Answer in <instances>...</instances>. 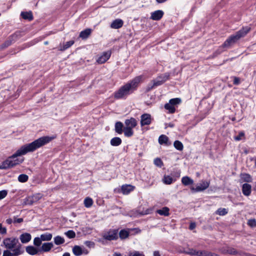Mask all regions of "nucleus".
Listing matches in <instances>:
<instances>
[{"instance_id": "nucleus-1", "label": "nucleus", "mask_w": 256, "mask_h": 256, "mask_svg": "<svg viewBox=\"0 0 256 256\" xmlns=\"http://www.w3.org/2000/svg\"><path fill=\"white\" fill-rule=\"evenodd\" d=\"M54 138V136H44L40 138L31 143L22 146L14 154L8 157V159L0 164V169H8L22 164L24 159L18 158V156L24 155L28 152H34L36 149L48 144Z\"/></svg>"}, {"instance_id": "nucleus-2", "label": "nucleus", "mask_w": 256, "mask_h": 256, "mask_svg": "<svg viewBox=\"0 0 256 256\" xmlns=\"http://www.w3.org/2000/svg\"><path fill=\"white\" fill-rule=\"evenodd\" d=\"M2 244L6 248L4 250L2 256H20L24 253V249L16 237L6 238Z\"/></svg>"}, {"instance_id": "nucleus-3", "label": "nucleus", "mask_w": 256, "mask_h": 256, "mask_svg": "<svg viewBox=\"0 0 256 256\" xmlns=\"http://www.w3.org/2000/svg\"><path fill=\"white\" fill-rule=\"evenodd\" d=\"M142 76H139L134 78L132 81L122 86L114 94L116 99L124 98L136 90L138 84L142 80Z\"/></svg>"}, {"instance_id": "nucleus-4", "label": "nucleus", "mask_w": 256, "mask_h": 256, "mask_svg": "<svg viewBox=\"0 0 256 256\" xmlns=\"http://www.w3.org/2000/svg\"><path fill=\"white\" fill-rule=\"evenodd\" d=\"M250 28L246 26L242 28L235 34L230 36L223 44V48H229L231 45L236 43L241 38L244 36L250 30Z\"/></svg>"}, {"instance_id": "nucleus-5", "label": "nucleus", "mask_w": 256, "mask_h": 256, "mask_svg": "<svg viewBox=\"0 0 256 256\" xmlns=\"http://www.w3.org/2000/svg\"><path fill=\"white\" fill-rule=\"evenodd\" d=\"M42 198L40 194H36L31 196H28L24 199V202L26 205H32L36 203Z\"/></svg>"}, {"instance_id": "nucleus-6", "label": "nucleus", "mask_w": 256, "mask_h": 256, "mask_svg": "<svg viewBox=\"0 0 256 256\" xmlns=\"http://www.w3.org/2000/svg\"><path fill=\"white\" fill-rule=\"evenodd\" d=\"M118 230H110L104 234L103 238L104 239L108 240H116L118 238Z\"/></svg>"}, {"instance_id": "nucleus-7", "label": "nucleus", "mask_w": 256, "mask_h": 256, "mask_svg": "<svg viewBox=\"0 0 256 256\" xmlns=\"http://www.w3.org/2000/svg\"><path fill=\"white\" fill-rule=\"evenodd\" d=\"M152 116L149 114H144L140 116V126H144L150 125L152 122Z\"/></svg>"}, {"instance_id": "nucleus-8", "label": "nucleus", "mask_w": 256, "mask_h": 256, "mask_svg": "<svg viewBox=\"0 0 256 256\" xmlns=\"http://www.w3.org/2000/svg\"><path fill=\"white\" fill-rule=\"evenodd\" d=\"M209 182L207 181H202L200 185L197 186L196 188L192 187L190 189L192 191L195 192H201L206 190L209 186Z\"/></svg>"}, {"instance_id": "nucleus-9", "label": "nucleus", "mask_w": 256, "mask_h": 256, "mask_svg": "<svg viewBox=\"0 0 256 256\" xmlns=\"http://www.w3.org/2000/svg\"><path fill=\"white\" fill-rule=\"evenodd\" d=\"M111 56V52L110 50L102 52V54L96 60V62L99 64H102L106 62Z\"/></svg>"}, {"instance_id": "nucleus-10", "label": "nucleus", "mask_w": 256, "mask_h": 256, "mask_svg": "<svg viewBox=\"0 0 256 256\" xmlns=\"http://www.w3.org/2000/svg\"><path fill=\"white\" fill-rule=\"evenodd\" d=\"M124 124L126 126L125 127L132 129L136 126L137 121L134 118H131L130 119L126 120L124 121Z\"/></svg>"}, {"instance_id": "nucleus-11", "label": "nucleus", "mask_w": 256, "mask_h": 256, "mask_svg": "<svg viewBox=\"0 0 256 256\" xmlns=\"http://www.w3.org/2000/svg\"><path fill=\"white\" fill-rule=\"evenodd\" d=\"M19 238L22 244H27L32 238V236L30 234L24 232L20 236Z\"/></svg>"}, {"instance_id": "nucleus-12", "label": "nucleus", "mask_w": 256, "mask_h": 256, "mask_svg": "<svg viewBox=\"0 0 256 256\" xmlns=\"http://www.w3.org/2000/svg\"><path fill=\"white\" fill-rule=\"evenodd\" d=\"M164 80H162V77H158L156 80L153 81L152 85H148L147 87V90L149 91L152 89L158 86L162 85L164 83Z\"/></svg>"}, {"instance_id": "nucleus-13", "label": "nucleus", "mask_w": 256, "mask_h": 256, "mask_svg": "<svg viewBox=\"0 0 256 256\" xmlns=\"http://www.w3.org/2000/svg\"><path fill=\"white\" fill-rule=\"evenodd\" d=\"M158 142L160 144H164L166 146H169L171 142L169 141L168 138L164 134L160 135L158 138Z\"/></svg>"}, {"instance_id": "nucleus-14", "label": "nucleus", "mask_w": 256, "mask_h": 256, "mask_svg": "<svg viewBox=\"0 0 256 256\" xmlns=\"http://www.w3.org/2000/svg\"><path fill=\"white\" fill-rule=\"evenodd\" d=\"M134 189V186L130 184L122 185L121 188V190L124 194H128Z\"/></svg>"}, {"instance_id": "nucleus-15", "label": "nucleus", "mask_w": 256, "mask_h": 256, "mask_svg": "<svg viewBox=\"0 0 256 256\" xmlns=\"http://www.w3.org/2000/svg\"><path fill=\"white\" fill-rule=\"evenodd\" d=\"M54 244L52 242H44L40 248V252H48L53 248Z\"/></svg>"}, {"instance_id": "nucleus-16", "label": "nucleus", "mask_w": 256, "mask_h": 256, "mask_svg": "<svg viewBox=\"0 0 256 256\" xmlns=\"http://www.w3.org/2000/svg\"><path fill=\"white\" fill-rule=\"evenodd\" d=\"M26 252L30 255L34 256L38 254L40 249L32 246H28L26 248Z\"/></svg>"}, {"instance_id": "nucleus-17", "label": "nucleus", "mask_w": 256, "mask_h": 256, "mask_svg": "<svg viewBox=\"0 0 256 256\" xmlns=\"http://www.w3.org/2000/svg\"><path fill=\"white\" fill-rule=\"evenodd\" d=\"M164 12L160 10H156L151 14L150 18L154 20H160L163 16Z\"/></svg>"}, {"instance_id": "nucleus-18", "label": "nucleus", "mask_w": 256, "mask_h": 256, "mask_svg": "<svg viewBox=\"0 0 256 256\" xmlns=\"http://www.w3.org/2000/svg\"><path fill=\"white\" fill-rule=\"evenodd\" d=\"M124 22L121 19H116L114 20L111 24L110 28L114 29H118L122 28L123 26Z\"/></svg>"}, {"instance_id": "nucleus-19", "label": "nucleus", "mask_w": 256, "mask_h": 256, "mask_svg": "<svg viewBox=\"0 0 256 256\" xmlns=\"http://www.w3.org/2000/svg\"><path fill=\"white\" fill-rule=\"evenodd\" d=\"M242 192L244 196H248L252 192V186L250 184H244L242 187Z\"/></svg>"}, {"instance_id": "nucleus-20", "label": "nucleus", "mask_w": 256, "mask_h": 256, "mask_svg": "<svg viewBox=\"0 0 256 256\" xmlns=\"http://www.w3.org/2000/svg\"><path fill=\"white\" fill-rule=\"evenodd\" d=\"M123 124L120 122H118L115 124V131L118 134H122L124 130Z\"/></svg>"}, {"instance_id": "nucleus-21", "label": "nucleus", "mask_w": 256, "mask_h": 256, "mask_svg": "<svg viewBox=\"0 0 256 256\" xmlns=\"http://www.w3.org/2000/svg\"><path fill=\"white\" fill-rule=\"evenodd\" d=\"M182 182L184 186H187L192 184H194V180L186 176L182 178Z\"/></svg>"}, {"instance_id": "nucleus-22", "label": "nucleus", "mask_w": 256, "mask_h": 256, "mask_svg": "<svg viewBox=\"0 0 256 256\" xmlns=\"http://www.w3.org/2000/svg\"><path fill=\"white\" fill-rule=\"evenodd\" d=\"M170 209L168 207H164L162 209L158 210L156 213L158 214L160 216H168Z\"/></svg>"}, {"instance_id": "nucleus-23", "label": "nucleus", "mask_w": 256, "mask_h": 256, "mask_svg": "<svg viewBox=\"0 0 256 256\" xmlns=\"http://www.w3.org/2000/svg\"><path fill=\"white\" fill-rule=\"evenodd\" d=\"M91 34V30L88 28L80 32V37L82 39L87 38Z\"/></svg>"}, {"instance_id": "nucleus-24", "label": "nucleus", "mask_w": 256, "mask_h": 256, "mask_svg": "<svg viewBox=\"0 0 256 256\" xmlns=\"http://www.w3.org/2000/svg\"><path fill=\"white\" fill-rule=\"evenodd\" d=\"M72 252L76 256H80L82 254V248L78 246H75L72 248Z\"/></svg>"}, {"instance_id": "nucleus-25", "label": "nucleus", "mask_w": 256, "mask_h": 256, "mask_svg": "<svg viewBox=\"0 0 256 256\" xmlns=\"http://www.w3.org/2000/svg\"><path fill=\"white\" fill-rule=\"evenodd\" d=\"M122 140L118 137L112 138L110 142V144L112 146H118L122 144Z\"/></svg>"}, {"instance_id": "nucleus-26", "label": "nucleus", "mask_w": 256, "mask_h": 256, "mask_svg": "<svg viewBox=\"0 0 256 256\" xmlns=\"http://www.w3.org/2000/svg\"><path fill=\"white\" fill-rule=\"evenodd\" d=\"M42 241H50L52 238V234L50 233H44L40 236Z\"/></svg>"}, {"instance_id": "nucleus-27", "label": "nucleus", "mask_w": 256, "mask_h": 256, "mask_svg": "<svg viewBox=\"0 0 256 256\" xmlns=\"http://www.w3.org/2000/svg\"><path fill=\"white\" fill-rule=\"evenodd\" d=\"M54 242L56 245L62 244H64L65 242L64 239L60 236H55L54 238Z\"/></svg>"}, {"instance_id": "nucleus-28", "label": "nucleus", "mask_w": 256, "mask_h": 256, "mask_svg": "<svg viewBox=\"0 0 256 256\" xmlns=\"http://www.w3.org/2000/svg\"><path fill=\"white\" fill-rule=\"evenodd\" d=\"M21 16L25 20H31L33 18L32 14L31 12H22Z\"/></svg>"}, {"instance_id": "nucleus-29", "label": "nucleus", "mask_w": 256, "mask_h": 256, "mask_svg": "<svg viewBox=\"0 0 256 256\" xmlns=\"http://www.w3.org/2000/svg\"><path fill=\"white\" fill-rule=\"evenodd\" d=\"M123 132L126 137H130L134 134V131L130 128L124 127Z\"/></svg>"}, {"instance_id": "nucleus-30", "label": "nucleus", "mask_w": 256, "mask_h": 256, "mask_svg": "<svg viewBox=\"0 0 256 256\" xmlns=\"http://www.w3.org/2000/svg\"><path fill=\"white\" fill-rule=\"evenodd\" d=\"M182 100L180 98H174L170 99L169 100V103L170 104L172 105L174 108L179 104L181 102Z\"/></svg>"}, {"instance_id": "nucleus-31", "label": "nucleus", "mask_w": 256, "mask_h": 256, "mask_svg": "<svg viewBox=\"0 0 256 256\" xmlns=\"http://www.w3.org/2000/svg\"><path fill=\"white\" fill-rule=\"evenodd\" d=\"M164 107L170 114H173L176 111V108H174L172 105L170 104L169 102L166 104Z\"/></svg>"}, {"instance_id": "nucleus-32", "label": "nucleus", "mask_w": 256, "mask_h": 256, "mask_svg": "<svg viewBox=\"0 0 256 256\" xmlns=\"http://www.w3.org/2000/svg\"><path fill=\"white\" fill-rule=\"evenodd\" d=\"M172 178L170 176H164L162 180V182L166 184H170L174 182Z\"/></svg>"}, {"instance_id": "nucleus-33", "label": "nucleus", "mask_w": 256, "mask_h": 256, "mask_svg": "<svg viewBox=\"0 0 256 256\" xmlns=\"http://www.w3.org/2000/svg\"><path fill=\"white\" fill-rule=\"evenodd\" d=\"M222 252L224 254H238L236 250L232 248H228L226 250H224L222 251Z\"/></svg>"}, {"instance_id": "nucleus-34", "label": "nucleus", "mask_w": 256, "mask_h": 256, "mask_svg": "<svg viewBox=\"0 0 256 256\" xmlns=\"http://www.w3.org/2000/svg\"><path fill=\"white\" fill-rule=\"evenodd\" d=\"M174 148L178 150H182L184 148V146L182 142L179 140H176L174 143Z\"/></svg>"}, {"instance_id": "nucleus-35", "label": "nucleus", "mask_w": 256, "mask_h": 256, "mask_svg": "<svg viewBox=\"0 0 256 256\" xmlns=\"http://www.w3.org/2000/svg\"><path fill=\"white\" fill-rule=\"evenodd\" d=\"M241 178L244 181L246 182H251L252 181L251 176L248 174H242L241 175Z\"/></svg>"}, {"instance_id": "nucleus-36", "label": "nucleus", "mask_w": 256, "mask_h": 256, "mask_svg": "<svg viewBox=\"0 0 256 256\" xmlns=\"http://www.w3.org/2000/svg\"><path fill=\"white\" fill-rule=\"evenodd\" d=\"M74 44V40H70L68 42H67L62 48H60V50L62 51L70 47L73 44Z\"/></svg>"}, {"instance_id": "nucleus-37", "label": "nucleus", "mask_w": 256, "mask_h": 256, "mask_svg": "<svg viewBox=\"0 0 256 256\" xmlns=\"http://www.w3.org/2000/svg\"><path fill=\"white\" fill-rule=\"evenodd\" d=\"M128 232L124 230H121L119 232V236L121 239H124L128 238Z\"/></svg>"}, {"instance_id": "nucleus-38", "label": "nucleus", "mask_w": 256, "mask_h": 256, "mask_svg": "<svg viewBox=\"0 0 256 256\" xmlns=\"http://www.w3.org/2000/svg\"><path fill=\"white\" fill-rule=\"evenodd\" d=\"M28 176L25 174H21L18 177V180L20 182H25L28 181Z\"/></svg>"}, {"instance_id": "nucleus-39", "label": "nucleus", "mask_w": 256, "mask_h": 256, "mask_svg": "<svg viewBox=\"0 0 256 256\" xmlns=\"http://www.w3.org/2000/svg\"><path fill=\"white\" fill-rule=\"evenodd\" d=\"M93 204L92 200L90 198H86L84 200V204L86 207L90 208V207Z\"/></svg>"}, {"instance_id": "nucleus-40", "label": "nucleus", "mask_w": 256, "mask_h": 256, "mask_svg": "<svg viewBox=\"0 0 256 256\" xmlns=\"http://www.w3.org/2000/svg\"><path fill=\"white\" fill-rule=\"evenodd\" d=\"M128 256H145L142 252L139 251H131L128 252Z\"/></svg>"}, {"instance_id": "nucleus-41", "label": "nucleus", "mask_w": 256, "mask_h": 256, "mask_svg": "<svg viewBox=\"0 0 256 256\" xmlns=\"http://www.w3.org/2000/svg\"><path fill=\"white\" fill-rule=\"evenodd\" d=\"M216 214L220 216H224L228 214V210L225 208H220L216 211Z\"/></svg>"}, {"instance_id": "nucleus-42", "label": "nucleus", "mask_w": 256, "mask_h": 256, "mask_svg": "<svg viewBox=\"0 0 256 256\" xmlns=\"http://www.w3.org/2000/svg\"><path fill=\"white\" fill-rule=\"evenodd\" d=\"M64 234L69 238H73L76 237V233L72 230H69L64 233Z\"/></svg>"}, {"instance_id": "nucleus-43", "label": "nucleus", "mask_w": 256, "mask_h": 256, "mask_svg": "<svg viewBox=\"0 0 256 256\" xmlns=\"http://www.w3.org/2000/svg\"><path fill=\"white\" fill-rule=\"evenodd\" d=\"M42 240L40 237H36L34 240V244L37 247L40 246L42 242Z\"/></svg>"}, {"instance_id": "nucleus-44", "label": "nucleus", "mask_w": 256, "mask_h": 256, "mask_svg": "<svg viewBox=\"0 0 256 256\" xmlns=\"http://www.w3.org/2000/svg\"><path fill=\"white\" fill-rule=\"evenodd\" d=\"M244 136V132H240L238 135L234 136V139L236 141H240L242 140Z\"/></svg>"}, {"instance_id": "nucleus-45", "label": "nucleus", "mask_w": 256, "mask_h": 256, "mask_svg": "<svg viewBox=\"0 0 256 256\" xmlns=\"http://www.w3.org/2000/svg\"><path fill=\"white\" fill-rule=\"evenodd\" d=\"M184 252L190 256H195L196 250L193 248H189L187 250H184Z\"/></svg>"}, {"instance_id": "nucleus-46", "label": "nucleus", "mask_w": 256, "mask_h": 256, "mask_svg": "<svg viewBox=\"0 0 256 256\" xmlns=\"http://www.w3.org/2000/svg\"><path fill=\"white\" fill-rule=\"evenodd\" d=\"M7 232L6 227L3 226L2 224L0 223V234L4 235Z\"/></svg>"}, {"instance_id": "nucleus-47", "label": "nucleus", "mask_w": 256, "mask_h": 256, "mask_svg": "<svg viewBox=\"0 0 256 256\" xmlns=\"http://www.w3.org/2000/svg\"><path fill=\"white\" fill-rule=\"evenodd\" d=\"M248 224L251 227H256V220L255 219H250L248 220Z\"/></svg>"}, {"instance_id": "nucleus-48", "label": "nucleus", "mask_w": 256, "mask_h": 256, "mask_svg": "<svg viewBox=\"0 0 256 256\" xmlns=\"http://www.w3.org/2000/svg\"><path fill=\"white\" fill-rule=\"evenodd\" d=\"M154 164L155 165L159 167H161L163 164L162 162L159 158H156L154 160Z\"/></svg>"}, {"instance_id": "nucleus-49", "label": "nucleus", "mask_w": 256, "mask_h": 256, "mask_svg": "<svg viewBox=\"0 0 256 256\" xmlns=\"http://www.w3.org/2000/svg\"><path fill=\"white\" fill-rule=\"evenodd\" d=\"M203 256H219L218 254L206 250H204Z\"/></svg>"}, {"instance_id": "nucleus-50", "label": "nucleus", "mask_w": 256, "mask_h": 256, "mask_svg": "<svg viewBox=\"0 0 256 256\" xmlns=\"http://www.w3.org/2000/svg\"><path fill=\"white\" fill-rule=\"evenodd\" d=\"M8 194L6 190H2L0 191V200L4 198Z\"/></svg>"}, {"instance_id": "nucleus-51", "label": "nucleus", "mask_w": 256, "mask_h": 256, "mask_svg": "<svg viewBox=\"0 0 256 256\" xmlns=\"http://www.w3.org/2000/svg\"><path fill=\"white\" fill-rule=\"evenodd\" d=\"M84 244L88 248H94V243L91 241H86Z\"/></svg>"}, {"instance_id": "nucleus-52", "label": "nucleus", "mask_w": 256, "mask_h": 256, "mask_svg": "<svg viewBox=\"0 0 256 256\" xmlns=\"http://www.w3.org/2000/svg\"><path fill=\"white\" fill-rule=\"evenodd\" d=\"M240 84V78L238 77H234V84L238 85Z\"/></svg>"}, {"instance_id": "nucleus-53", "label": "nucleus", "mask_w": 256, "mask_h": 256, "mask_svg": "<svg viewBox=\"0 0 256 256\" xmlns=\"http://www.w3.org/2000/svg\"><path fill=\"white\" fill-rule=\"evenodd\" d=\"M160 77H162V80H164V82L168 79L169 74H165L164 76H161Z\"/></svg>"}, {"instance_id": "nucleus-54", "label": "nucleus", "mask_w": 256, "mask_h": 256, "mask_svg": "<svg viewBox=\"0 0 256 256\" xmlns=\"http://www.w3.org/2000/svg\"><path fill=\"white\" fill-rule=\"evenodd\" d=\"M204 250H196V256H203Z\"/></svg>"}, {"instance_id": "nucleus-55", "label": "nucleus", "mask_w": 256, "mask_h": 256, "mask_svg": "<svg viewBox=\"0 0 256 256\" xmlns=\"http://www.w3.org/2000/svg\"><path fill=\"white\" fill-rule=\"evenodd\" d=\"M239 254L241 256H256L255 255H253L248 253H246V252H240L239 253Z\"/></svg>"}, {"instance_id": "nucleus-56", "label": "nucleus", "mask_w": 256, "mask_h": 256, "mask_svg": "<svg viewBox=\"0 0 256 256\" xmlns=\"http://www.w3.org/2000/svg\"><path fill=\"white\" fill-rule=\"evenodd\" d=\"M22 222H23V218H14V223H16V222L20 223Z\"/></svg>"}, {"instance_id": "nucleus-57", "label": "nucleus", "mask_w": 256, "mask_h": 256, "mask_svg": "<svg viewBox=\"0 0 256 256\" xmlns=\"http://www.w3.org/2000/svg\"><path fill=\"white\" fill-rule=\"evenodd\" d=\"M196 226V224L195 222H191L190 224L189 228L190 230H194Z\"/></svg>"}, {"instance_id": "nucleus-58", "label": "nucleus", "mask_w": 256, "mask_h": 256, "mask_svg": "<svg viewBox=\"0 0 256 256\" xmlns=\"http://www.w3.org/2000/svg\"><path fill=\"white\" fill-rule=\"evenodd\" d=\"M6 224H11L14 221H12V218H8L6 220Z\"/></svg>"}, {"instance_id": "nucleus-59", "label": "nucleus", "mask_w": 256, "mask_h": 256, "mask_svg": "<svg viewBox=\"0 0 256 256\" xmlns=\"http://www.w3.org/2000/svg\"><path fill=\"white\" fill-rule=\"evenodd\" d=\"M153 256H160V254L159 251L156 250V251L154 252Z\"/></svg>"}, {"instance_id": "nucleus-60", "label": "nucleus", "mask_w": 256, "mask_h": 256, "mask_svg": "<svg viewBox=\"0 0 256 256\" xmlns=\"http://www.w3.org/2000/svg\"><path fill=\"white\" fill-rule=\"evenodd\" d=\"M167 0H156L158 3H163L166 2Z\"/></svg>"}, {"instance_id": "nucleus-61", "label": "nucleus", "mask_w": 256, "mask_h": 256, "mask_svg": "<svg viewBox=\"0 0 256 256\" xmlns=\"http://www.w3.org/2000/svg\"><path fill=\"white\" fill-rule=\"evenodd\" d=\"M114 256H122L120 253L115 252L114 254Z\"/></svg>"}, {"instance_id": "nucleus-62", "label": "nucleus", "mask_w": 256, "mask_h": 256, "mask_svg": "<svg viewBox=\"0 0 256 256\" xmlns=\"http://www.w3.org/2000/svg\"><path fill=\"white\" fill-rule=\"evenodd\" d=\"M62 256H70V254L68 252H65L63 254Z\"/></svg>"}, {"instance_id": "nucleus-63", "label": "nucleus", "mask_w": 256, "mask_h": 256, "mask_svg": "<svg viewBox=\"0 0 256 256\" xmlns=\"http://www.w3.org/2000/svg\"><path fill=\"white\" fill-rule=\"evenodd\" d=\"M48 44V42H44V44L46 45Z\"/></svg>"}, {"instance_id": "nucleus-64", "label": "nucleus", "mask_w": 256, "mask_h": 256, "mask_svg": "<svg viewBox=\"0 0 256 256\" xmlns=\"http://www.w3.org/2000/svg\"><path fill=\"white\" fill-rule=\"evenodd\" d=\"M169 126H170V127H172V126H173V125H172V124H170Z\"/></svg>"}]
</instances>
